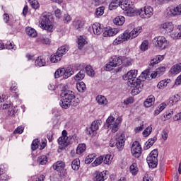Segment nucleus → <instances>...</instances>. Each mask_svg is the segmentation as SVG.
Segmentation results:
<instances>
[{
	"label": "nucleus",
	"mask_w": 181,
	"mask_h": 181,
	"mask_svg": "<svg viewBox=\"0 0 181 181\" xmlns=\"http://www.w3.org/2000/svg\"><path fill=\"white\" fill-rule=\"evenodd\" d=\"M136 76H138V70L132 69L122 76L123 80L127 81L129 87L132 88V95H138L139 92L142 91V87H144L140 78H136Z\"/></svg>",
	"instance_id": "f257e3e1"
},
{
	"label": "nucleus",
	"mask_w": 181,
	"mask_h": 181,
	"mask_svg": "<svg viewBox=\"0 0 181 181\" xmlns=\"http://www.w3.org/2000/svg\"><path fill=\"white\" fill-rule=\"evenodd\" d=\"M121 8L122 11H124L125 16H129L130 18H132V16H136L138 8H135V2L132 0L122 1Z\"/></svg>",
	"instance_id": "f03ea898"
},
{
	"label": "nucleus",
	"mask_w": 181,
	"mask_h": 181,
	"mask_svg": "<svg viewBox=\"0 0 181 181\" xmlns=\"http://www.w3.org/2000/svg\"><path fill=\"white\" fill-rule=\"evenodd\" d=\"M121 122H122V119L121 117H118L115 119L114 116L110 115L106 119L105 127L107 129H110L111 132L115 134V132L119 129V125Z\"/></svg>",
	"instance_id": "7ed1b4c3"
},
{
	"label": "nucleus",
	"mask_w": 181,
	"mask_h": 181,
	"mask_svg": "<svg viewBox=\"0 0 181 181\" xmlns=\"http://www.w3.org/2000/svg\"><path fill=\"white\" fill-rule=\"evenodd\" d=\"M50 15L43 13L40 18L39 25L41 29L52 33L54 30L53 24L50 22Z\"/></svg>",
	"instance_id": "20e7f679"
},
{
	"label": "nucleus",
	"mask_w": 181,
	"mask_h": 181,
	"mask_svg": "<svg viewBox=\"0 0 181 181\" xmlns=\"http://www.w3.org/2000/svg\"><path fill=\"white\" fill-rule=\"evenodd\" d=\"M73 74H74V69L71 66L67 68H59L54 72V78H60V77H62L65 80H67V78H69V77H71Z\"/></svg>",
	"instance_id": "39448f33"
},
{
	"label": "nucleus",
	"mask_w": 181,
	"mask_h": 181,
	"mask_svg": "<svg viewBox=\"0 0 181 181\" xmlns=\"http://www.w3.org/2000/svg\"><path fill=\"white\" fill-rule=\"evenodd\" d=\"M153 16V8L151 6H145L144 7L137 10L136 16H139L141 19H149Z\"/></svg>",
	"instance_id": "423d86ee"
},
{
	"label": "nucleus",
	"mask_w": 181,
	"mask_h": 181,
	"mask_svg": "<svg viewBox=\"0 0 181 181\" xmlns=\"http://www.w3.org/2000/svg\"><path fill=\"white\" fill-rule=\"evenodd\" d=\"M153 43L157 49L165 50V49L169 47L170 42L164 36H157L153 38Z\"/></svg>",
	"instance_id": "0eeeda50"
},
{
	"label": "nucleus",
	"mask_w": 181,
	"mask_h": 181,
	"mask_svg": "<svg viewBox=\"0 0 181 181\" xmlns=\"http://www.w3.org/2000/svg\"><path fill=\"white\" fill-rule=\"evenodd\" d=\"M160 30H162L166 35H170L172 37V33L176 32L177 29H175V25L172 21H165L160 25Z\"/></svg>",
	"instance_id": "6e6552de"
},
{
	"label": "nucleus",
	"mask_w": 181,
	"mask_h": 181,
	"mask_svg": "<svg viewBox=\"0 0 181 181\" xmlns=\"http://www.w3.org/2000/svg\"><path fill=\"white\" fill-rule=\"evenodd\" d=\"M130 39H132L131 33L129 30H127L122 34L118 35V37L113 41L112 45L118 46V45H121V43H124V42H128Z\"/></svg>",
	"instance_id": "1a4fd4ad"
},
{
	"label": "nucleus",
	"mask_w": 181,
	"mask_h": 181,
	"mask_svg": "<svg viewBox=\"0 0 181 181\" xmlns=\"http://www.w3.org/2000/svg\"><path fill=\"white\" fill-rule=\"evenodd\" d=\"M149 168L153 169L158 166V150H153L146 158Z\"/></svg>",
	"instance_id": "9d476101"
},
{
	"label": "nucleus",
	"mask_w": 181,
	"mask_h": 181,
	"mask_svg": "<svg viewBox=\"0 0 181 181\" xmlns=\"http://www.w3.org/2000/svg\"><path fill=\"white\" fill-rule=\"evenodd\" d=\"M62 98H65V100H68L71 103H72V105L76 107L78 103H80V100L78 98H76V95L74 94V92L71 90H64L62 93L61 95Z\"/></svg>",
	"instance_id": "9b49d317"
},
{
	"label": "nucleus",
	"mask_w": 181,
	"mask_h": 181,
	"mask_svg": "<svg viewBox=\"0 0 181 181\" xmlns=\"http://www.w3.org/2000/svg\"><path fill=\"white\" fill-rule=\"evenodd\" d=\"M58 144L61 149H64L66 146H69L70 141H69V137L67 136V131H62V136L58 139Z\"/></svg>",
	"instance_id": "f8f14e48"
},
{
	"label": "nucleus",
	"mask_w": 181,
	"mask_h": 181,
	"mask_svg": "<svg viewBox=\"0 0 181 181\" xmlns=\"http://www.w3.org/2000/svg\"><path fill=\"white\" fill-rule=\"evenodd\" d=\"M132 155L134 158H139L142 153V146L138 141H134L132 145L131 148Z\"/></svg>",
	"instance_id": "ddd939ff"
},
{
	"label": "nucleus",
	"mask_w": 181,
	"mask_h": 181,
	"mask_svg": "<svg viewBox=\"0 0 181 181\" xmlns=\"http://www.w3.org/2000/svg\"><path fill=\"white\" fill-rule=\"evenodd\" d=\"M115 145L119 151L124 148L125 145V134H117Z\"/></svg>",
	"instance_id": "4468645a"
},
{
	"label": "nucleus",
	"mask_w": 181,
	"mask_h": 181,
	"mask_svg": "<svg viewBox=\"0 0 181 181\" xmlns=\"http://www.w3.org/2000/svg\"><path fill=\"white\" fill-rule=\"evenodd\" d=\"M90 29H92L93 35H95L96 36H100V35L104 32V28L100 23H93Z\"/></svg>",
	"instance_id": "2eb2a0df"
},
{
	"label": "nucleus",
	"mask_w": 181,
	"mask_h": 181,
	"mask_svg": "<svg viewBox=\"0 0 181 181\" xmlns=\"http://www.w3.org/2000/svg\"><path fill=\"white\" fill-rule=\"evenodd\" d=\"M93 179L94 181H105L107 180V173L104 171H95L93 174Z\"/></svg>",
	"instance_id": "dca6fc26"
},
{
	"label": "nucleus",
	"mask_w": 181,
	"mask_h": 181,
	"mask_svg": "<svg viewBox=\"0 0 181 181\" xmlns=\"http://www.w3.org/2000/svg\"><path fill=\"white\" fill-rule=\"evenodd\" d=\"M119 33V29L112 28L109 27L105 29L103 35L104 37H110L111 36H115V35H117V33Z\"/></svg>",
	"instance_id": "f3484780"
},
{
	"label": "nucleus",
	"mask_w": 181,
	"mask_h": 181,
	"mask_svg": "<svg viewBox=\"0 0 181 181\" xmlns=\"http://www.w3.org/2000/svg\"><path fill=\"white\" fill-rule=\"evenodd\" d=\"M96 101L101 107H108V99L103 95H98L96 97Z\"/></svg>",
	"instance_id": "a211bd4d"
},
{
	"label": "nucleus",
	"mask_w": 181,
	"mask_h": 181,
	"mask_svg": "<svg viewBox=\"0 0 181 181\" xmlns=\"http://www.w3.org/2000/svg\"><path fill=\"white\" fill-rule=\"evenodd\" d=\"M47 64L46 57L40 56L35 61V67H45Z\"/></svg>",
	"instance_id": "6ab92c4d"
},
{
	"label": "nucleus",
	"mask_w": 181,
	"mask_h": 181,
	"mask_svg": "<svg viewBox=\"0 0 181 181\" xmlns=\"http://www.w3.org/2000/svg\"><path fill=\"white\" fill-rule=\"evenodd\" d=\"M122 0H112L109 4V10L110 11H115L119 8V6H122Z\"/></svg>",
	"instance_id": "aec40b11"
},
{
	"label": "nucleus",
	"mask_w": 181,
	"mask_h": 181,
	"mask_svg": "<svg viewBox=\"0 0 181 181\" xmlns=\"http://www.w3.org/2000/svg\"><path fill=\"white\" fill-rule=\"evenodd\" d=\"M109 60L115 67H118L122 64V59L119 57L113 56Z\"/></svg>",
	"instance_id": "412c9836"
},
{
	"label": "nucleus",
	"mask_w": 181,
	"mask_h": 181,
	"mask_svg": "<svg viewBox=\"0 0 181 181\" xmlns=\"http://www.w3.org/2000/svg\"><path fill=\"white\" fill-rule=\"evenodd\" d=\"M163 59H165L163 55H157L151 59L149 65L153 66L156 64H158V63H160Z\"/></svg>",
	"instance_id": "4be33fe9"
},
{
	"label": "nucleus",
	"mask_w": 181,
	"mask_h": 181,
	"mask_svg": "<svg viewBox=\"0 0 181 181\" xmlns=\"http://www.w3.org/2000/svg\"><path fill=\"white\" fill-rule=\"evenodd\" d=\"M59 105H61L62 108L67 110V108H69L70 105H73V102H71L70 100L64 98H62V100L59 102Z\"/></svg>",
	"instance_id": "5701e85b"
},
{
	"label": "nucleus",
	"mask_w": 181,
	"mask_h": 181,
	"mask_svg": "<svg viewBox=\"0 0 181 181\" xmlns=\"http://www.w3.org/2000/svg\"><path fill=\"white\" fill-rule=\"evenodd\" d=\"M25 33L30 37H36L37 36V31H36V30L32 27H26Z\"/></svg>",
	"instance_id": "b1692460"
},
{
	"label": "nucleus",
	"mask_w": 181,
	"mask_h": 181,
	"mask_svg": "<svg viewBox=\"0 0 181 181\" xmlns=\"http://www.w3.org/2000/svg\"><path fill=\"white\" fill-rule=\"evenodd\" d=\"M142 32V27L138 26L134 28L131 32L130 35L132 36V39H135V37H138L139 34Z\"/></svg>",
	"instance_id": "393cba45"
},
{
	"label": "nucleus",
	"mask_w": 181,
	"mask_h": 181,
	"mask_svg": "<svg viewBox=\"0 0 181 181\" xmlns=\"http://www.w3.org/2000/svg\"><path fill=\"white\" fill-rule=\"evenodd\" d=\"M170 83V79H163L158 82L157 84V88L158 90H164V88H166L168 87V85Z\"/></svg>",
	"instance_id": "a878e982"
},
{
	"label": "nucleus",
	"mask_w": 181,
	"mask_h": 181,
	"mask_svg": "<svg viewBox=\"0 0 181 181\" xmlns=\"http://www.w3.org/2000/svg\"><path fill=\"white\" fill-rule=\"evenodd\" d=\"M181 71V63L177 64L171 67L170 69V73L174 76L179 74Z\"/></svg>",
	"instance_id": "bb28decb"
},
{
	"label": "nucleus",
	"mask_w": 181,
	"mask_h": 181,
	"mask_svg": "<svg viewBox=\"0 0 181 181\" xmlns=\"http://www.w3.org/2000/svg\"><path fill=\"white\" fill-rule=\"evenodd\" d=\"M67 52H69V45H63L58 48L57 53L61 58H62Z\"/></svg>",
	"instance_id": "cd10ccee"
},
{
	"label": "nucleus",
	"mask_w": 181,
	"mask_h": 181,
	"mask_svg": "<svg viewBox=\"0 0 181 181\" xmlns=\"http://www.w3.org/2000/svg\"><path fill=\"white\" fill-rule=\"evenodd\" d=\"M87 45V38L84 36H80L78 38V48L81 50Z\"/></svg>",
	"instance_id": "c85d7f7f"
},
{
	"label": "nucleus",
	"mask_w": 181,
	"mask_h": 181,
	"mask_svg": "<svg viewBox=\"0 0 181 181\" xmlns=\"http://www.w3.org/2000/svg\"><path fill=\"white\" fill-rule=\"evenodd\" d=\"M113 23L117 26H122L123 23H125V17L122 16H117L113 19Z\"/></svg>",
	"instance_id": "c756f323"
},
{
	"label": "nucleus",
	"mask_w": 181,
	"mask_h": 181,
	"mask_svg": "<svg viewBox=\"0 0 181 181\" xmlns=\"http://www.w3.org/2000/svg\"><path fill=\"white\" fill-rule=\"evenodd\" d=\"M144 104L146 108L152 107L153 104H155V97L153 95L148 96V98L144 101Z\"/></svg>",
	"instance_id": "7c9ffc66"
},
{
	"label": "nucleus",
	"mask_w": 181,
	"mask_h": 181,
	"mask_svg": "<svg viewBox=\"0 0 181 181\" xmlns=\"http://www.w3.org/2000/svg\"><path fill=\"white\" fill-rule=\"evenodd\" d=\"M65 167L66 165L63 161H57L53 165V169H54V170H57V172H61V170H63Z\"/></svg>",
	"instance_id": "2f4dec72"
},
{
	"label": "nucleus",
	"mask_w": 181,
	"mask_h": 181,
	"mask_svg": "<svg viewBox=\"0 0 181 181\" xmlns=\"http://www.w3.org/2000/svg\"><path fill=\"white\" fill-rule=\"evenodd\" d=\"M180 100V95H179V94H176L170 98L169 104L170 105H175V104H177V103H179Z\"/></svg>",
	"instance_id": "473e14b6"
},
{
	"label": "nucleus",
	"mask_w": 181,
	"mask_h": 181,
	"mask_svg": "<svg viewBox=\"0 0 181 181\" xmlns=\"http://www.w3.org/2000/svg\"><path fill=\"white\" fill-rule=\"evenodd\" d=\"M165 15L167 16L168 18H175V12L173 10V6H168L165 11Z\"/></svg>",
	"instance_id": "72a5a7b5"
},
{
	"label": "nucleus",
	"mask_w": 181,
	"mask_h": 181,
	"mask_svg": "<svg viewBox=\"0 0 181 181\" xmlns=\"http://www.w3.org/2000/svg\"><path fill=\"white\" fill-rule=\"evenodd\" d=\"M156 137H153L151 139H149L144 144V149H149L151 146H153V144L156 142Z\"/></svg>",
	"instance_id": "f704fd0d"
},
{
	"label": "nucleus",
	"mask_w": 181,
	"mask_h": 181,
	"mask_svg": "<svg viewBox=\"0 0 181 181\" xmlns=\"http://www.w3.org/2000/svg\"><path fill=\"white\" fill-rule=\"evenodd\" d=\"M37 42H38V43H42V45H50V43H52V41H50V39L45 36H41L38 37L37 39Z\"/></svg>",
	"instance_id": "c9c22d12"
},
{
	"label": "nucleus",
	"mask_w": 181,
	"mask_h": 181,
	"mask_svg": "<svg viewBox=\"0 0 181 181\" xmlns=\"http://www.w3.org/2000/svg\"><path fill=\"white\" fill-rule=\"evenodd\" d=\"M129 170L133 176H136V175H138V165L136 163H134L130 165Z\"/></svg>",
	"instance_id": "e433bc0d"
},
{
	"label": "nucleus",
	"mask_w": 181,
	"mask_h": 181,
	"mask_svg": "<svg viewBox=\"0 0 181 181\" xmlns=\"http://www.w3.org/2000/svg\"><path fill=\"white\" fill-rule=\"evenodd\" d=\"M60 60H62V58L59 56V54L57 52L54 54H52L49 57V61L52 63H59V62H60Z\"/></svg>",
	"instance_id": "4c0bfd02"
},
{
	"label": "nucleus",
	"mask_w": 181,
	"mask_h": 181,
	"mask_svg": "<svg viewBox=\"0 0 181 181\" xmlns=\"http://www.w3.org/2000/svg\"><path fill=\"white\" fill-rule=\"evenodd\" d=\"M113 156L111 154H107L103 156V163L105 165H111V163L112 162Z\"/></svg>",
	"instance_id": "58836bf2"
},
{
	"label": "nucleus",
	"mask_w": 181,
	"mask_h": 181,
	"mask_svg": "<svg viewBox=\"0 0 181 181\" xmlns=\"http://www.w3.org/2000/svg\"><path fill=\"white\" fill-rule=\"evenodd\" d=\"M76 88L79 93H84L87 89L84 82H79L76 83Z\"/></svg>",
	"instance_id": "ea45409f"
},
{
	"label": "nucleus",
	"mask_w": 181,
	"mask_h": 181,
	"mask_svg": "<svg viewBox=\"0 0 181 181\" xmlns=\"http://www.w3.org/2000/svg\"><path fill=\"white\" fill-rule=\"evenodd\" d=\"M148 49H149V41L144 40L140 45V50L141 52H146Z\"/></svg>",
	"instance_id": "a19ab883"
},
{
	"label": "nucleus",
	"mask_w": 181,
	"mask_h": 181,
	"mask_svg": "<svg viewBox=\"0 0 181 181\" xmlns=\"http://www.w3.org/2000/svg\"><path fill=\"white\" fill-rule=\"evenodd\" d=\"M73 25L75 28V29H82V28L84 26V22H83L81 20H75L73 22Z\"/></svg>",
	"instance_id": "79ce46f5"
},
{
	"label": "nucleus",
	"mask_w": 181,
	"mask_h": 181,
	"mask_svg": "<svg viewBox=\"0 0 181 181\" xmlns=\"http://www.w3.org/2000/svg\"><path fill=\"white\" fill-rule=\"evenodd\" d=\"M103 160H104V157H103V156H99V157H98V158L94 160V162L92 163V166H93V168H95V167H97V166H100V165H101V164L103 163Z\"/></svg>",
	"instance_id": "37998d69"
},
{
	"label": "nucleus",
	"mask_w": 181,
	"mask_h": 181,
	"mask_svg": "<svg viewBox=\"0 0 181 181\" xmlns=\"http://www.w3.org/2000/svg\"><path fill=\"white\" fill-rule=\"evenodd\" d=\"M71 168L74 170H78L80 169V160L78 158H76L72 161Z\"/></svg>",
	"instance_id": "c03bdc74"
},
{
	"label": "nucleus",
	"mask_w": 181,
	"mask_h": 181,
	"mask_svg": "<svg viewBox=\"0 0 181 181\" xmlns=\"http://www.w3.org/2000/svg\"><path fill=\"white\" fill-rule=\"evenodd\" d=\"M102 121L101 120H96V121H94L92 124H91V126L90 127H92L93 129L95 130V131H98L100 127H101V124H102Z\"/></svg>",
	"instance_id": "a18cd8bd"
},
{
	"label": "nucleus",
	"mask_w": 181,
	"mask_h": 181,
	"mask_svg": "<svg viewBox=\"0 0 181 181\" xmlns=\"http://www.w3.org/2000/svg\"><path fill=\"white\" fill-rule=\"evenodd\" d=\"M122 64H123V66H125L126 67L132 66V63H134V61L131 58H123L122 59Z\"/></svg>",
	"instance_id": "49530a36"
},
{
	"label": "nucleus",
	"mask_w": 181,
	"mask_h": 181,
	"mask_svg": "<svg viewBox=\"0 0 181 181\" xmlns=\"http://www.w3.org/2000/svg\"><path fill=\"white\" fill-rule=\"evenodd\" d=\"M86 77V74L83 71H79L76 75L74 76V78L76 81H80Z\"/></svg>",
	"instance_id": "de8ad7c7"
},
{
	"label": "nucleus",
	"mask_w": 181,
	"mask_h": 181,
	"mask_svg": "<svg viewBox=\"0 0 181 181\" xmlns=\"http://www.w3.org/2000/svg\"><path fill=\"white\" fill-rule=\"evenodd\" d=\"M86 149V147L85 144H78L76 148V154L81 155V153H83V152H84Z\"/></svg>",
	"instance_id": "09e8293b"
},
{
	"label": "nucleus",
	"mask_w": 181,
	"mask_h": 181,
	"mask_svg": "<svg viewBox=\"0 0 181 181\" xmlns=\"http://www.w3.org/2000/svg\"><path fill=\"white\" fill-rule=\"evenodd\" d=\"M18 112V106H12L8 112V115L10 117H15Z\"/></svg>",
	"instance_id": "8fccbe9b"
},
{
	"label": "nucleus",
	"mask_w": 181,
	"mask_h": 181,
	"mask_svg": "<svg viewBox=\"0 0 181 181\" xmlns=\"http://www.w3.org/2000/svg\"><path fill=\"white\" fill-rule=\"evenodd\" d=\"M37 161L40 165H46L47 163V157L46 156H40Z\"/></svg>",
	"instance_id": "3c124183"
},
{
	"label": "nucleus",
	"mask_w": 181,
	"mask_h": 181,
	"mask_svg": "<svg viewBox=\"0 0 181 181\" xmlns=\"http://www.w3.org/2000/svg\"><path fill=\"white\" fill-rule=\"evenodd\" d=\"M173 115V111L168 110L165 112V113L163 115V118L162 119L163 121H168V119H170L172 118Z\"/></svg>",
	"instance_id": "603ef678"
},
{
	"label": "nucleus",
	"mask_w": 181,
	"mask_h": 181,
	"mask_svg": "<svg viewBox=\"0 0 181 181\" xmlns=\"http://www.w3.org/2000/svg\"><path fill=\"white\" fill-rule=\"evenodd\" d=\"M86 74L90 77H94L95 73L94 72V69L91 67V66H86Z\"/></svg>",
	"instance_id": "864d4df0"
},
{
	"label": "nucleus",
	"mask_w": 181,
	"mask_h": 181,
	"mask_svg": "<svg viewBox=\"0 0 181 181\" xmlns=\"http://www.w3.org/2000/svg\"><path fill=\"white\" fill-rule=\"evenodd\" d=\"M151 132H152V126H148L142 132V135L143 136L146 137L150 136Z\"/></svg>",
	"instance_id": "5fc2aeb1"
},
{
	"label": "nucleus",
	"mask_w": 181,
	"mask_h": 181,
	"mask_svg": "<svg viewBox=\"0 0 181 181\" xmlns=\"http://www.w3.org/2000/svg\"><path fill=\"white\" fill-rule=\"evenodd\" d=\"M104 11H105V8L104 6L97 8L95 10V16H103V15H104Z\"/></svg>",
	"instance_id": "6e6d98bb"
},
{
	"label": "nucleus",
	"mask_w": 181,
	"mask_h": 181,
	"mask_svg": "<svg viewBox=\"0 0 181 181\" xmlns=\"http://www.w3.org/2000/svg\"><path fill=\"white\" fill-rule=\"evenodd\" d=\"M156 70L157 73H158V77H160V76H163V74H164L165 72L166 71V66H160V67L157 68Z\"/></svg>",
	"instance_id": "4d7b16f0"
},
{
	"label": "nucleus",
	"mask_w": 181,
	"mask_h": 181,
	"mask_svg": "<svg viewBox=\"0 0 181 181\" xmlns=\"http://www.w3.org/2000/svg\"><path fill=\"white\" fill-rule=\"evenodd\" d=\"M94 159H95V154H90L89 156H88L85 160V163H86L87 165H88V163H91V162H93V160H94Z\"/></svg>",
	"instance_id": "13d9d810"
},
{
	"label": "nucleus",
	"mask_w": 181,
	"mask_h": 181,
	"mask_svg": "<svg viewBox=\"0 0 181 181\" xmlns=\"http://www.w3.org/2000/svg\"><path fill=\"white\" fill-rule=\"evenodd\" d=\"M105 2V0H91L92 6H100V5H103Z\"/></svg>",
	"instance_id": "bf43d9fd"
},
{
	"label": "nucleus",
	"mask_w": 181,
	"mask_h": 181,
	"mask_svg": "<svg viewBox=\"0 0 181 181\" xmlns=\"http://www.w3.org/2000/svg\"><path fill=\"white\" fill-rule=\"evenodd\" d=\"M6 49L8 50H16V46H15V44L13 42H8L6 44Z\"/></svg>",
	"instance_id": "052dcab7"
},
{
	"label": "nucleus",
	"mask_w": 181,
	"mask_h": 181,
	"mask_svg": "<svg viewBox=\"0 0 181 181\" xmlns=\"http://www.w3.org/2000/svg\"><path fill=\"white\" fill-rule=\"evenodd\" d=\"M39 148V139H35L31 144L32 151H36V148Z\"/></svg>",
	"instance_id": "680f3d73"
},
{
	"label": "nucleus",
	"mask_w": 181,
	"mask_h": 181,
	"mask_svg": "<svg viewBox=\"0 0 181 181\" xmlns=\"http://www.w3.org/2000/svg\"><path fill=\"white\" fill-rule=\"evenodd\" d=\"M114 67L115 66L112 65V63L109 60V62L105 64V70H106V71H111V70L114 69Z\"/></svg>",
	"instance_id": "e2e57ef3"
},
{
	"label": "nucleus",
	"mask_w": 181,
	"mask_h": 181,
	"mask_svg": "<svg viewBox=\"0 0 181 181\" xmlns=\"http://www.w3.org/2000/svg\"><path fill=\"white\" fill-rule=\"evenodd\" d=\"M29 2L34 9H37L39 8V2H37V0H29Z\"/></svg>",
	"instance_id": "0e129e2a"
},
{
	"label": "nucleus",
	"mask_w": 181,
	"mask_h": 181,
	"mask_svg": "<svg viewBox=\"0 0 181 181\" xmlns=\"http://www.w3.org/2000/svg\"><path fill=\"white\" fill-rule=\"evenodd\" d=\"M10 90L13 93V94H15V97H18L19 95L18 94V86H16V84L12 85L10 88Z\"/></svg>",
	"instance_id": "69168bd1"
},
{
	"label": "nucleus",
	"mask_w": 181,
	"mask_h": 181,
	"mask_svg": "<svg viewBox=\"0 0 181 181\" xmlns=\"http://www.w3.org/2000/svg\"><path fill=\"white\" fill-rule=\"evenodd\" d=\"M25 128L22 126L18 127L13 132V134H23Z\"/></svg>",
	"instance_id": "338daca9"
},
{
	"label": "nucleus",
	"mask_w": 181,
	"mask_h": 181,
	"mask_svg": "<svg viewBox=\"0 0 181 181\" xmlns=\"http://www.w3.org/2000/svg\"><path fill=\"white\" fill-rule=\"evenodd\" d=\"M45 180V175H40L39 176H34L33 181H44Z\"/></svg>",
	"instance_id": "774afa93"
}]
</instances>
